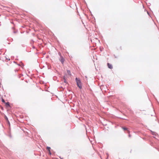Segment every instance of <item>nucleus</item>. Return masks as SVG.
<instances>
[{
    "label": "nucleus",
    "mask_w": 159,
    "mask_h": 159,
    "mask_svg": "<svg viewBox=\"0 0 159 159\" xmlns=\"http://www.w3.org/2000/svg\"><path fill=\"white\" fill-rule=\"evenodd\" d=\"M75 80H76L77 84L78 86L79 87L80 89H82V86L81 82L80 80L78 79L77 78H76L75 79Z\"/></svg>",
    "instance_id": "obj_1"
},
{
    "label": "nucleus",
    "mask_w": 159,
    "mask_h": 159,
    "mask_svg": "<svg viewBox=\"0 0 159 159\" xmlns=\"http://www.w3.org/2000/svg\"><path fill=\"white\" fill-rule=\"evenodd\" d=\"M107 66L110 69H112V65L111 64H110L109 63H107Z\"/></svg>",
    "instance_id": "obj_2"
},
{
    "label": "nucleus",
    "mask_w": 159,
    "mask_h": 159,
    "mask_svg": "<svg viewBox=\"0 0 159 159\" xmlns=\"http://www.w3.org/2000/svg\"><path fill=\"white\" fill-rule=\"evenodd\" d=\"M60 61L61 63L63 64L64 62V59L62 57H61L60 59Z\"/></svg>",
    "instance_id": "obj_3"
},
{
    "label": "nucleus",
    "mask_w": 159,
    "mask_h": 159,
    "mask_svg": "<svg viewBox=\"0 0 159 159\" xmlns=\"http://www.w3.org/2000/svg\"><path fill=\"white\" fill-rule=\"evenodd\" d=\"M46 148L48 151H50L51 148L50 147H47Z\"/></svg>",
    "instance_id": "obj_4"
},
{
    "label": "nucleus",
    "mask_w": 159,
    "mask_h": 159,
    "mask_svg": "<svg viewBox=\"0 0 159 159\" xmlns=\"http://www.w3.org/2000/svg\"><path fill=\"white\" fill-rule=\"evenodd\" d=\"M5 103L7 106H9V103L8 102H7L6 103L5 102Z\"/></svg>",
    "instance_id": "obj_5"
},
{
    "label": "nucleus",
    "mask_w": 159,
    "mask_h": 159,
    "mask_svg": "<svg viewBox=\"0 0 159 159\" xmlns=\"http://www.w3.org/2000/svg\"><path fill=\"white\" fill-rule=\"evenodd\" d=\"M122 129L124 130H127L128 129L127 128L124 127H122Z\"/></svg>",
    "instance_id": "obj_6"
},
{
    "label": "nucleus",
    "mask_w": 159,
    "mask_h": 159,
    "mask_svg": "<svg viewBox=\"0 0 159 159\" xmlns=\"http://www.w3.org/2000/svg\"><path fill=\"white\" fill-rule=\"evenodd\" d=\"M67 73L68 74L70 75V70H67Z\"/></svg>",
    "instance_id": "obj_7"
},
{
    "label": "nucleus",
    "mask_w": 159,
    "mask_h": 159,
    "mask_svg": "<svg viewBox=\"0 0 159 159\" xmlns=\"http://www.w3.org/2000/svg\"><path fill=\"white\" fill-rule=\"evenodd\" d=\"M2 102H3V103H5V102L4 101V100L3 99H2Z\"/></svg>",
    "instance_id": "obj_8"
},
{
    "label": "nucleus",
    "mask_w": 159,
    "mask_h": 159,
    "mask_svg": "<svg viewBox=\"0 0 159 159\" xmlns=\"http://www.w3.org/2000/svg\"><path fill=\"white\" fill-rule=\"evenodd\" d=\"M49 153L50 155H51V152L50 151H49Z\"/></svg>",
    "instance_id": "obj_9"
},
{
    "label": "nucleus",
    "mask_w": 159,
    "mask_h": 159,
    "mask_svg": "<svg viewBox=\"0 0 159 159\" xmlns=\"http://www.w3.org/2000/svg\"><path fill=\"white\" fill-rule=\"evenodd\" d=\"M128 133H129L130 132L129 130H128Z\"/></svg>",
    "instance_id": "obj_10"
},
{
    "label": "nucleus",
    "mask_w": 159,
    "mask_h": 159,
    "mask_svg": "<svg viewBox=\"0 0 159 159\" xmlns=\"http://www.w3.org/2000/svg\"><path fill=\"white\" fill-rule=\"evenodd\" d=\"M64 82H65V83H66V80H64Z\"/></svg>",
    "instance_id": "obj_11"
}]
</instances>
